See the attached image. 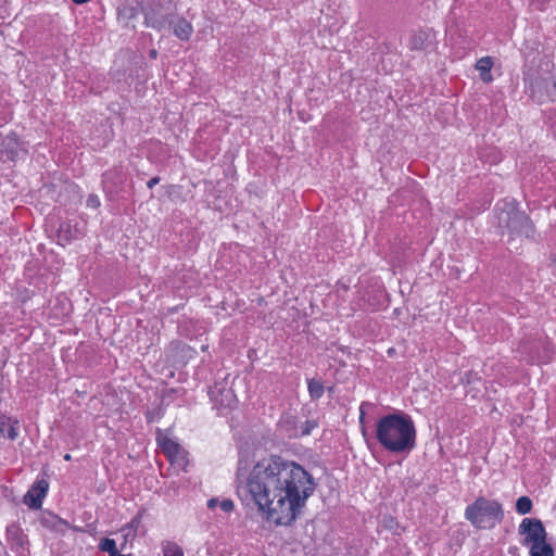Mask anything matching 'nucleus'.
Instances as JSON below:
<instances>
[{"label": "nucleus", "mask_w": 556, "mask_h": 556, "mask_svg": "<svg viewBox=\"0 0 556 556\" xmlns=\"http://www.w3.org/2000/svg\"><path fill=\"white\" fill-rule=\"evenodd\" d=\"M465 518L477 529H493L504 519L503 506L495 500L479 496L466 507Z\"/></svg>", "instance_id": "nucleus-4"}, {"label": "nucleus", "mask_w": 556, "mask_h": 556, "mask_svg": "<svg viewBox=\"0 0 556 556\" xmlns=\"http://www.w3.org/2000/svg\"><path fill=\"white\" fill-rule=\"evenodd\" d=\"M372 404L368 402H363L359 406V424L362 425V432L365 434L364 421L367 408L371 407Z\"/></svg>", "instance_id": "nucleus-21"}, {"label": "nucleus", "mask_w": 556, "mask_h": 556, "mask_svg": "<svg viewBox=\"0 0 556 556\" xmlns=\"http://www.w3.org/2000/svg\"><path fill=\"white\" fill-rule=\"evenodd\" d=\"M87 205L92 208L100 206V200L96 194H90L87 199Z\"/></svg>", "instance_id": "nucleus-23"}, {"label": "nucleus", "mask_w": 556, "mask_h": 556, "mask_svg": "<svg viewBox=\"0 0 556 556\" xmlns=\"http://www.w3.org/2000/svg\"><path fill=\"white\" fill-rule=\"evenodd\" d=\"M553 274L556 277V254L552 256Z\"/></svg>", "instance_id": "nucleus-27"}, {"label": "nucleus", "mask_w": 556, "mask_h": 556, "mask_svg": "<svg viewBox=\"0 0 556 556\" xmlns=\"http://www.w3.org/2000/svg\"><path fill=\"white\" fill-rule=\"evenodd\" d=\"M137 9L131 5H124L118 10V16L124 20H131L136 17Z\"/></svg>", "instance_id": "nucleus-20"}, {"label": "nucleus", "mask_w": 556, "mask_h": 556, "mask_svg": "<svg viewBox=\"0 0 556 556\" xmlns=\"http://www.w3.org/2000/svg\"><path fill=\"white\" fill-rule=\"evenodd\" d=\"M516 510L520 515L529 514L532 510V501L528 496H520L516 502Z\"/></svg>", "instance_id": "nucleus-17"}, {"label": "nucleus", "mask_w": 556, "mask_h": 556, "mask_svg": "<svg viewBox=\"0 0 556 556\" xmlns=\"http://www.w3.org/2000/svg\"><path fill=\"white\" fill-rule=\"evenodd\" d=\"M167 25L173 28V34L180 40H189L193 33V27L191 23L184 17L168 20Z\"/></svg>", "instance_id": "nucleus-12"}, {"label": "nucleus", "mask_w": 556, "mask_h": 556, "mask_svg": "<svg viewBox=\"0 0 556 556\" xmlns=\"http://www.w3.org/2000/svg\"><path fill=\"white\" fill-rule=\"evenodd\" d=\"M160 182V177H153L147 182V187L152 189L155 185Z\"/></svg>", "instance_id": "nucleus-25"}, {"label": "nucleus", "mask_w": 556, "mask_h": 556, "mask_svg": "<svg viewBox=\"0 0 556 556\" xmlns=\"http://www.w3.org/2000/svg\"><path fill=\"white\" fill-rule=\"evenodd\" d=\"M64 459H65V460H70V459H71V455H70V454H66V455L64 456Z\"/></svg>", "instance_id": "nucleus-30"}, {"label": "nucleus", "mask_w": 556, "mask_h": 556, "mask_svg": "<svg viewBox=\"0 0 556 556\" xmlns=\"http://www.w3.org/2000/svg\"><path fill=\"white\" fill-rule=\"evenodd\" d=\"M20 421L11 416L0 417V434L11 441L18 438Z\"/></svg>", "instance_id": "nucleus-11"}, {"label": "nucleus", "mask_w": 556, "mask_h": 556, "mask_svg": "<svg viewBox=\"0 0 556 556\" xmlns=\"http://www.w3.org/2000/svg\"><path fill=\"white\" fill-rule=\"evenodd\" d=\"M101 548H102V551L108 552L110 554V556H117V554H118L116 543L112 539L102 540Z\"/></svg>", "instance_id": "nucleus-19"}, {"label": "nucleus", "mask_w": 556, "mask_h": 556, "mask_svg": "<svg viewBox=\"0 0 556 556\" xmlns=\"http://www.w3.org/2000/svg\"><path fill=\"white\" fill-rule=\"evenodd\" d=\"M144 24L148 27L162 30L168 24L169 14L161 3L151 2L143 7Z\"/></svg>", "instance_id": "nucleus-6"}, {"label": "nucleus", "mask_w": 556, "mask_h": 556, "mask_svg": "<svg viewBox=\"0 0 556 556\" xmlns=\"http://www.w3.org/2000/svg\"><path fill=\"white\" fill-rule=\"evenodd\" d=\"M72 1L77 3V4H83V3L88 2L89 0H72Z\"/></svg>", "instance_id": "nucleus-29"}, {"label": "nucleus", "mask_w": 556, "mask_h": 556, "mask_svg": "<svg viewBox=\"0 0 556 556\" xmlns=\"http://www.w3.org/2000/svg\"><path fill=\"white\" fill-rule=\"evenodd\" d=\"M164 556H184L182 548L173 542H166L163 544Z\"/></svg>", "instance_id": "nucleus-18"}, {"label": "nucleus", "mask_w": 556, "mask_h": 556, "mask_svg": "<svg viewBox=\"0 0 556 556\" xmlns=\"http://www.w3.org/2000/svg\"><path fill=\"white\" fill-rule=\"evenodd\" d=\"M49 483L46 479H39L34 482L24 496V503L33 509H39L47 495Z\"/></svg>", "instance_id": "nucleus-8"}, {"label": "nucleus", "mask_w": 556, "mask_h": 556, "mask_svg": "<svg viewBox=\"0 0 556 556\" xmlns=\"http://www.w3.org/2000/svg\"><path fill=\"white\" fill-rule=\"evenodd\" d=\"M518 532L523 536L522 544L527 547L542 543L546 539L543 522L536 518H525L519 525Z\"/></svg>", "instance_id": "nucleus-5"}, {"label": "nucleus", "mask_w": 556, "mask_h": 556, "mask_svg": "<svg viewBox=\"0 0 556 556\" xmlns=\"http://www.w3.org/2000/svg\"><path fill=\"white\" fill-rule=\"evenodd\" d=\"M549 81L543 78L534 79L529 85L531 97L536 99L539 102L544 101L545 94L543 89H547Z\"/></svg>", "instance_id": "nucleus-13"}, {"label": "nucleus", "mask_w": 556, "mask_h": 556, "mask_svg": "<svg viewBox=\"0 0 556 556\" xmlns=\"http://www.w3.org/2000/svg\"><path fill=\"white\" fill-rule=\"evenodd\" d=\"M376 439L388 452L408 454L416 446L413 418L403 412L382 416L376 422Z\"/></svg>", "instance_id": "nucleus-2"}, {"label": "nucleus", "mask_w": 556, "mask_h": 556, "mask_svg": "<svg viewBox=\"0 0 556 556\" xmlns=\"http://www.w3.org/2000/svg\"><path fill=\"white\" fill-rule=\"evenodd\" d=\"M531 556H554V549L546 539L529 547Z\"/></svg>", "instance_id": "nucleus-15"}, {"label": "nucleus", "mask_w": 556, "mask_h": 556, "mask_svg": "<svg viewBox=\"0 0 556 556\" xmlns=\"http://www.w3.org/2000/svg\"><path fill=\"white\" fill-rule=\"evenodd\" d=\"M240 459L237 468V493L266 514L278 526L295 521L306 501L315 491L313 477L299 464L279 455L260 459L248 476Z\"/></svg>", "instance_id": "nucleus-1"}, {"label": "nucleus", "mask_w": 556, "mask_h": 556, "mask_svg": "<svg viewBox=\"0 0 556 556\" xmlns=\"http://www.w3.org/2000/svg\"><path fill=\"white\" fill-rule=\"evenodd\" d=\"M160 446L163 453L172 463H175L181 467L186 466L187 460L185 456V451L180 447V445L177 442L173 441L169 438H163L160 441Z\"/></svg>", "instance_id": "nucleus-9"}, {"label": "nucleus", "mask_w": 556, "mask_h": 556, "mask_svg": "<svg viewBox=\"0 0 556 556\" xmlns=\"http://www.w3.org/2000/svg\"><path fill=\"white\" fill-rule=\"evenodd\" d=\"M219 506L225 513H229L233 509V502L231 500H224L219 503Z\"/></svg>", "instance_id": "nucleus-24"}, {"label": "nucleus", "mask_w": 556, "mask_h": 556, "mask_svg": "<svg viewBox=\"0 0 556 556\" xmlns=\"http://www.w3.org/2000/svg\"><path fill=\"white\" fill-rule=\"evenodd\" d=\"M22 150V143L18 141V138L14 132L9 134L3 138L1 152L8 160L15 161Z\"/></svg>", "instance_id": "nucleus-10"}, {"label": "nucleus", "mask_w": 556, "mask_h": 556, "mask_svg": "<svg viewBox=\"0 0 556 556\" xmlns=\"http://www.w3.org/2000/svg\"><path fill=\"white\" fill-rule=\"evenodd\" d=\"M210 396L214 405L219 409L230 408L237 402L233 391L227 387L226 382L215 383L210 390Z\"/></svg>", "instance_id": "nucleus-7"}, {"label": "nucleus", "mask_w": 556, "mask_h": 556, "mask_svg": "<svg viewBox=\"0 0 556 556\" xmlns=\"http://www.w3.org/2000/svg\"><path fill=\"white\" fill-rule=\"evenodd\" d=\"M308 393L312 400H318L323 396L325 388L324 384L316 379H309L307 381Z\"/></svg>", "instance_id": "nucleus-16"}, {"label": "nucleus", "mask_w": 556, "mask_h": 556, "mask_svg": "<svg viewBox=\"0 0 556 556\" xmlns=\"http://www.w3.org/2000/svg\"><path fill=\"white\" fill-rule=\"evenodd\" d=\"M493 66V60L491 56H484L478 60L476 68L480 72L481 79L484 83H491L493 77L491 75V68Z\"/></svg>", "instance_id": "nucleus-14"}, {"label": "nucleus", "mask_w": 556, "mask_h": 556, "mask_svg": "<svg viewBox=\"0 0 556 556\" xmlns=\"http://www.w3.org/2000/svg\"><path fill=\"white\" fill-rule=\"evenodd\" d=\"M149 55H150V58H152V59H156V56H157V51H156V50H154V49H153V50H150Z\"/></svg>", "instance_id": "nucleus-28"}, {"label": "nucleus", "mask_w": 556, "mask_h": 556, "mask_svg": "<svg viewBox=\"0 0 556 556\" xmlns=\"http://www.w3.org/2000/svg\"><path fill=\"white\" fill-rule=\"evenodd\" d=\"M498 226L506 229L508 242L525 238H533L534 226L530 218L519 211L514 203L504 201L496 205Z\"/></svg>", "instance_id": "nucleus-3"}, {"label": "nucleus", "mask_w": 556, "mask_h": 556, "mask_svg": "<svg viewBox=\"0 0 556 556\" xmlns=\"http://www.w3.org/2000/svg\"><path fill=\"white\" fill-rule=\"evenodd\" d=\"M317 427V422L315 420H307L302 427L301 433L302 435H308L313 429Z\"/></svg>", "instance_id": "nucleus-22"}, {"label": "nucleus", "mask_w": 556, "mask_h": 556, "mask_svg": "<svg viewBox=\"0 0 556 556\" xmlns=\"http://www.w3.org/2000/svg\"><path fill=\"white\" fill-rule=\"evenodd\" d=\"M218 504H219V503H218V500H217V498H211V500H208V502H207V506H208L210 508H214V507H215V506H217Z\"/></svg>", "instance_id": "nucleus-26"}]
</instances>
